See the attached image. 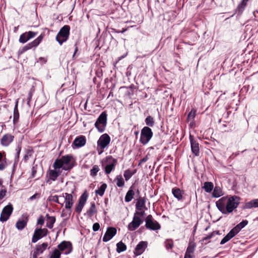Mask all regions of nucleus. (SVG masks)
<instances>
[{
  "mask_svg": "<svg viewBox=\"0 0 258 258\" xmlns=\"http://www.w3.org/2000/svg\"><path fill=\"white\" fill-rule=\"evenodd\" d=\"M14 137L11 134H6L1 139V144L3 146H8L14 140Z\"/></svg>",
  "mask_w": 258,
  "mask_h": 258,
  "instance_id": "obj_25",
  "label": "nucleus"
},
{
  "mask_svg": "<svg viewBox=\"0 0 258 258\" xmlns=\"http://www.w3.org/2000/svg\"><path fill=\"white\" fill-rule=\"evenodd\" d=\"M44 223V218L42 215L39 216L37 219V225H42Z\"/></svg>",
  "mask_w": 258,
  "mask_h": 258,
  "instance_id": "obj_53",
  "label": "nucleus"
},
{
  "mask_svg": "<svg viewBox=\"0 0 258 258\" xmlns=\"http://www.w3.org/2000/svg\"><path fill=\"white\" fill-rule=\"evenodd\" d=\"M126 88H128L131 90H133V91H134V89H136L137 88L136 87L134 84H132L129 87H126Z\"/></svg>",
  "mask_w": 258,
  "mask_h": 258,
  "instance_id": "obj_60",
  "label": "nucleus"
},
{
  "mask_svg": "<svg viewBox=\"0 0 258 258\" xmlns=\"http://www.w3.org/2000/svg\"><path fill=\"white\" fill-rule=\"evenodd\" d=\"M70 26L66 25L60 28L56 36V40L60 45H62L66 42L70 36Z\"/></svg>",
  "mask_w": 258,
  "mask_h": 258,
  "instance_id": "obj_2",
  "label": "nucleus"
},
{
  "mask_svg": "<svg viewBox=\"0 0 258 258\" xmlns=\"http://www.w3.org/2000/svg\"><path fill=\"white\" fill-rule=\"evenodd\" d=\"M19 118V112L18 110V101H17L15 104L13 113V123L16 124L18 123Z\"/></svg>",
  "mask_w": 258,
  "mask_h": 258,
  "instance_id": "obj_27",
  "label": "nucleus"
},
{
  "mask_svg": "<svg viewBox=\"0 0 258 258\" xmlns=\"http://www.w3.org/2000/svg\"><path fill=\"white\" fill-rule=\"evenodd\" d=\"M21 144H19L16 149V154L15 155V162L17 163L19 161L20 154L21 151Z\"/></svg>",
  "mask_w": 258,
  "mask_h": 258,
  "instance_id": "obj_46",
  "label": "nucleus"
},
{
  "mask_svg": "<svg viewBox=\"0 0 258 258\" xmlns=\"http://www.w3.org/2000/svg\"><path fill=\"white\" fill-rule=\"evenodd\" d=\"M212 233L214 234V236L215 235H220V231H219V230L214 231L212 232Z\"/></svg>",
  "mask_w": 258,
  "mask_h": 258,
  "instance_id": "obj_63",
  "label": "nucleus"
},
{
  "mask_svg": "<svg viewBox=\"0 0 258 258\" xmlns=\"http://www.w3.org/2000/svg\"><path fill=\"white\" fill-rule=\"evenodd\" d=\"M44 35L41 34L37 38L34 40L33 41L27 44L22 48L19 50V53L22 54L25 51L32 49L33 48H36L40 43L43 38Z\"/></svg>",
  "mask_w": 258,
  "mask_h": 258,
  "instance_id": "obj_8",
  "label": "nucleus"
},
{
  "mask_svg": "<svg viewBox=\"0 0 258 258\" xmlns=\"http://www.w3.org/2000/svg\"><path fill=\"white\" fill-rule=\"evenodd\" d=\"M48 244L47 242H44L41 244L36 245L35 249L33 251L32 258H38V256L42 254L45 250L48 247Z\"/></svg>",
  "mask_w": 258,
  "mask_h": 258,
  "instance_id": "obj_19",
  "label": "nucleus"
},
{
  "mask_svg": "<svg viewBox=\"0 0 258 258\" xmlns=\"http://www.w3.org/2000/svg\"><path fill=\"white\" fill-rule=\"evenodd\" d=\"M97 212V210L96 208V205L94 202L91 203V206L90 208L87 210L86 212V214L87 216L91 218Z\"/></svg>",
  "mask_w": 258,
  "mask_h": 258,
  "instance_id": "obj_31",
  "label": "nucleus"
},
{
  "mask_svg": "<svg viewBox=\"0 0 258 258\" xmlns=\"http://www.w3.org/2000/svg\"><path fill=\"white\" fill-rule=\"evenodd\" d=\"M49 258H60L61 252L56 248L49 252Z\"/></svg>",
  "mask_w": 258,
  "mask_h": 258,
  "instance_id": "obj_43",
  "label": "nucleus"
},
{
  "mask_svg": "<svg viewBox=\"0 0 258 258\" xmlns=\"http://www.w3.org/2000/svg\"><path fill=\"white\" fill-rule=\"evenodd\" d=\"M164 245L167 250L172 249L173 247V241L172 239H166L164 242Z\"/></svg>",
  "mask_w": 258,
  "mask_h": 258,
  "instance_id": "obj_48",
  "label": "nucleus"
},
{
  "mask_svg": "<svg viewBox=\"0 0 258 258\" xmlns=\"http://www.w3.org/2000/svg\"><path fill=\"white\" fill-rule=\"evenodd\" d=\"M60 173L61 172L59 170H52L49 169L46 172V177L47 180H46V182L51 184L52 181H54L57 179Z\"/></svg>",
  "mask_w": 258,
  "mask_h": 258,
  "instance_id": "obj_15",
  "label": "nucleus"
},
{
  "mask_svg": "<svg viewBox=\"0 0 258 258\" xmlns=\"http://www.w3.org/2000/svg\"><path fill=\"white\" fill-rule=\"evenodd\" d=\"M193 255H185L184 254V258H193Z\"/></svg>",
  "mask_w": 258,
  "mask_h": 258,
  "instance_id": "obj_64",
  "label": "nucleus"
},
{
  "mask_svg": "<svg viewBox=\"0 0 258 258\" xmlns=\"http://www.w3.org/2000/svg\"><path fill=\"white\" fill-rule=\"evenodd\" d=\"M38 34L37 32L28 31L22 34L19 39L20 43L24 44L27 42L31 38L35 37Z\"/></svg>",
  "mask_w": 258,
  "mask_h": 258,
  "instance_id": "obj_18",
  "label": "nucleus"
},
{
  "mask_svg": "<svg viewBox=\"0 0 258 258\" xmlns=\"http://www.w3.org/2000/svg\"><path fill=\"white\" fill-rule=\"evenodd\" d=\"M223 195V192L221 188L219 186H216L212 193V196L214 198H219Z\"/></svg>",
  "mask_w": 258,
  "mask_h": 258,
  "instance_id": "obj_41",
  "label": "nucleus"
},
{
  "mask_svg": "<svg viewBox=\"0 0 258 258\" xmlns=\"http://www.w3.org/2000/svg\"><path fill=\"white\" fill-rule=\"evenodd\" d=\"M63 164L61 158L56 159L53 164V167L56 170H59L60 168H62Z\"/></svg>",
  "mask_w": 258,
  "mask_h": 258,
  "instance_id": "obj_44",
  "label": "nucleus"
},
{
  "mask_svg": "<svg viewBox=\"0 0 258 258\" xmlns=\"http://www.w3.org/2000/svg\"><path fill=\"white\" fill-rule=\"evenodd\" d=\"M110 138L107 134H104L101 135L97 141V150L99 154H101L103 150L106 148L109 144Z\"/></svg>",
  "mask_w": 258,
  "mask_h": 258,
  "instance_id": "obj_6",
  "label": "nucleus"
},
{
  "mask_svg": "<svg viewBox=\"0 0 258 258\" xmlns=\"http://www.w3.org/2000/svg\"><path fill=\"white\" fill-rule=\"evenodd\" d=\"M248 224V221L246 220H242L239 224L236 225L221 240L220 244L223 245L230 240L231 238L234 237L240 231L246 226Z\"/></svg>",
  "mask_w": 258,
  "mask_h": 258,
  "instance_id": "obj_1",
  "label": "nucleus"
},
{
  "mask_svg": "<svg viewBox=\"0 0 258 258\" xmlns=\"http://www.w3.org/2000/svg\"><path fill=\"white\" fill-rule=\"evenodd\" d=\"M100 225L98 223H95L93 225L92 229L94 232L97 231L100 229Z\"/></svg>",
  "mask_w": 258,
  "mask_h": 258,
  "instance_id": "obj_56",
  "label": "nucleus"
},
{
  "mask_svg": "<svg viewBox=\"0 0 258 258\" xmlns=\"http://www.w3.org/2000/svg\"><path fill=\"white\" fill-rule=\"evenodd\" d=\"M88 197V194L87 191H85L79 199L78 203L76 205L75 208V211L78 214H80L84 208L87 199Z\"/></svg>",
  "mask_w": 258,
  "mask_h": 258,
  "instance_id": "obj_13",
  "label": "nucleus"
},
{
  "mask_svg": "<svg viewBox=\"0 0 258 258\" xmlns=\"http://www.w3.org/2000/svg\"><path fill=\"white\" fill-rule=\"evenodd\" d=\"M136 169H135L133 171L129 169L125 170L123 173V176L125 178V180L126 181H128L132 177V176L136 173Z\"/></svg>",
  "mask_w": 258,
  "mask_h": 258,
  "instance_id": "obj_34",
  "label": "nucleus"
},
{
  "mask_svg": "<svg viewBox=\"0 0 258 258\" xmlns=\"http://www.w3.org/2000/svg\"><path fill=\"white\" fill-rule=\"evenodd\" d=\"M135 195V192L133 190V185H132L130 188L129 190L126 192L124 200L125 202L126 203H128L131 202L132 199L134 198V196Z\"/></svg>",
  "mask_w": 258,
  "mask_h": 258,
  "instance_id": "obj_28",
  "label": "nucleus"
},
{
  "mask_svg": "<svg viewBox=\"0 0 258 258\" xmlns=\"http://www.w3.org/2000/svg\"><path fill=\"white\" fill-rule=\"evenodd\" d=\"M145 226L147 229L156 231L159 230L161 228L160 224L157 221L153 219L151 215H149L147 216L145 219Z\"/></svg>",
  "mask_w": 258,
  "mask_h": 258,
  "instance_id": "obj_9",
  "label": "nucleus"
},
{
  "mask_svg": "<svg viewBox=\"0 0 258 258\" xmlns=\"http://www.w3.org/2000/svg\"><path fill=\"white\" fill-rule=\"evenodd\" d=\"M116 233V229L114 227H108L103 237V241L106 242L109 241Z\"/></svg>",
  "mask_w": 258,
  "mask_h": 258,
  "instance_id": "obj_23",
  "label": "nucleus"
},
{
  "mask_svg": "<svg viewBox=\"0 0 258 258\" xmlns=\"http://www.w3.org/2000/svg\"><path fill=\"white\" fill-rule=\"evenodd\" d=\"M196 110L194 108H192L191 111L188 113L187 117V121H190V124L194 122L195 118L196 115Z\"/></svg>",
  "mask_w": 258,
  "mask_h": 258,
  "instance_id": "obj_35",
  "label": "nucleus"
},
{
  "mask_svg": "<svg viewBox=\"0 0 258 258\" xmlns=\"http://www.w3.org/2000/svg\"><path fill=\"white\" fill-rule=\"evenodd\" d=\"M146 124L148 127H153L155 124V120L152 116H148L145 119Z\"/></svg>",
  "mask_w": 258,
  "mask_h": 258,
  "instance_id": "obj_42",
  "label": "nucleus"
},
{
  "mask_svg": "<svg viewBox=\"0 0 258 258\" xmlns=\"http://www.w3.org/2000/svg\"><path fill=\"white\" fill-rule=\"evenodd\" d=\"M106 188L107 184L105 183H103L100 185L98 189L95 190V193L100 196H103Z\"/></svg>",
  "mask_w": 258,
  "mask_h": 258,
  "instance_id": "obj_40",
  "label": "nucleus"
},
{
  "mask_svg": "<svg viewBox=\"0 0 258 258\" xmlns=\"http://www.w3.org/2000/svg\"><path fill=\"white\" fill-rule=\"evenodd\" d=\"M258 208V199L251 200L249 202H246L244 206V209H252Z\"/></svg>",
  "mask_w": 258,
  "mask_h": 258,
  "instance_id": "obj_26",
  "label": "nucleus"
},
{
  "mask_svg": "<svg viewBox=\"0 0 258 258\" xmlns=\"http://www.w3.org/2000/svg\"><path fill=\"white\" fill-rule=\"evenodd\" d=\"M27 223V221L19 220L16 224V227L18 230H22L26 226Z\"/></svg>",
  "mask_w": 258,
  "mask_h": 258,
  "instance_id": "obj_37",
  "label": "nucleus"
},
{
  "mask_svg": "<svg viewBox=\"0 0 258 258\" xmlns=\"http://www.w3.org/2000/svg\"><path fill=\"white\" fill-rule=\"evenodd\" d=\"M143 222V221L139 216L134 215L132 221L127 225V229L130 231H134L137 229Z\"/></svg>",
  "mask_w": 258,
  "mask_h": 258,
  "instance_id": "obj_16",
  "label": "nucleus"
},
{
  "mask_svg": "<svg viewBox=\"0 0 258 258\" xmlns=\"http://www.w3.org/2000/svg\"><path fill=\"white\" fill-rule=\"evenodd\" d=\"M189 141L190 143V147L192 153L196 156H199L200 155V149L199 144L194 139V136L189 135Z\"/></svg>",
  "mask_w": 258,
  "mask_h": 258,
  "instance_id": "obj_20",
  "label": "nucleus"
},
{
  "mask_svg": "<svg viewBox=\"0 0 258 258\" xmlns=\"http://www.w3.org/2000/svg\"><path fill=\"white\" fill-rule=\"evenodd\" d=\"M153 135L152 130L148 126H144L141 131L140 142L146 145L151 139Z\"/></svg>",
  "mask_w": 258,
  "mask_h": 258,
  "instance_id": "obj_5",
  "label": "nucleus"
},
{
  "mask_svg": "<svg viewBox=\"0 0 258 258\" xmlns=\"http://www.w3.org/2000/svg\"><path fill=\"white\" fill-rule=\"evenodd\" d=\"M116 181V186L119 187H123L124 186V181L121 175H118L114 179Z\"/></svg>",
  "mask_w": 258,
  "mask_h": 258,
  "instance_id": "obj_38",
  "label": "nucleus"
},
{
  "mask_svg": "<svg viewBox=\"0 0 258 258\" xmlns=\"http://www.w3.org/2000/svg\"><path fill=\"white\" fill-rule=\"evenodd\" d=\"M7 193L6 188L2 189L0 190V200H2L5 196Z\"/></svg>",
  "mask_w": 258,
  "mask_h": 258,
  "instance_id": "obj_55",
  "label": "nucleus"
},
{
  "mask_svg": "<svg viewBox=\"0 0 258 258\" xmlns=\"http://www.w3.org/2000/svg\"><path fill=\"white\" fill-rule=\"evenodd\" d=\"M146 201L144 198H141L137 202L136 204V209L137 211H141L143 208H146Z\"/></svg>",
  "mask_w": 258,
  "mask_h": 258,
  "instance_id": "obj_30",
  "label": "nucleus"
},
{
  "mask_svg": "<svg viewBox=\"0 0 258 258\" xmlns=\"http://www.w3.org/2000/svg\"><path fill=\"white\" fill-rule=\"evenodd\" d=\"M196 247V244L194 241H189L185 254L192 255V254L194 252Z\"/></svg>",
  "mask_w": 258,
  "mask_h": 258,
  "instance_id": "obj_29",
  "label": "nucleus"
},
{
  "mask_svg": "<svg viewBox=\"0 0 258 258\" xmlns=\"http://www.w3.org/2000/svg\"><path fill=\"white\" fill-rule=\"evenodd\" d=\"M172 194L173 196L178 201H180L182 199V195L180 188L178 187H174L172 189Z\"/></svg>",
  "mask_w": 258,
  "mask_h": 258,
  "instance_id": "obj_33",
  "label": "nucleus"
},
{
  "mask_svg": "<svg viewBox=\"0 0 258 258\" xmlns=\"http://www.w3.org/2000/svg\"><path fill=\"white\" fill-rule=\"evenodd\" d=\"M227 201V197H223L216 202V205L218 209L223 214H226V206L225 203Z\"/></svg>",
  "mask_w": 258,
  "mask_h": 258,
  "instance_id": "obj_22",
  "label": "nucleus"
},
{
  "mask_svg": "<svg viewBox=\"0 0 258 258\" xmlns=\"http://www.w3.org/2000/svg\"><path fill=\"white\" fill-rule=\"evenodd\" d=\"M126 249V245L121 241L116 244V251L118 253L122 252Z\"/></svg>",
  "mask_w": 258,
  "mask_h": 258,
  "instance_id": "obj_39",
  "label": "nucleus"
},
{
  "mask_svg": "<svg viewBox=\"0 0 258 258\" xmlns=\"http://www.w3.org/2000/svg\"><path fill=\"white\" fill-rule=\"evenodd\" d=\"M62 197L64 198L65 208L69 210L70 212L68 215H67V214L63 213L64 210H63L61 216V217H67V218H69L71 214V208L74 203L73 197L72 194L68 193L62 194Z\"/></svg>",
  "mask_w": 258,
  "mask_h": 258,
  "instance_id": "obj_7",
  "label": "nucleus"
},
{
  "mask_svg": "<svg viewBox=\"0 0 258 258\" xmlns=\"http://www.w3.org/2000/svg\"><path fill=\"white\" fill-rule=\"evenodd\" d=\"M148 157L147 156L144 157L141 160L140 163H145L148 160Z\"/></svg>",
  "mask_w": 258,
  "mask_h": 258,
  "instance_id": "obj_61",
  "label": "nucleus"
},
{
  "mask_svg": "<svg viewBox=\"0 0 258 258\" xmlns=\"http://www.w3.org/2000/svg\"><path fill=\"white\" fill-rule=\"evenodd\" d=\"M13 211V207L12 204H9L5 206L2 210L1 216L0 221L4 222L7 221L10 218Z\"/></svg>",
  "mask_w": 258,
  "mask_h": 258,
  "instance_id": "obj_10",
  "label": "nucleus"
},
{
  "mask_svg": "<svg viewBox=\"0 0 258 258\" xmlns=\"http://www.w3.org/2000/svg\"><path fill=\"white\" fill-rule=\"evenodd\" d=\"M47 61V57H40L37 60V63H40L41 65L46 63Z\"/></svg>",
  "mask_w": 258,
  "mask_h": 258,
  "instance_id": "obj_51",
  "label": "nucleus"
},
{
  "mask_svg": "<svg viewBox=\"0 0 258 258\" xmlns=\"http://www.w3.org/2000/svg\"><path fill=\"white\" fill-rule=\"evenodd\" d=\"M37 165L32 166V167L31 168L32 173H31V177L32 178H34L36 174L37 173Z\"/></svg>",
  "mask_w": 258,
  "mask_h": 258,
  "instance_id": "obj_52",
  "label": "nucleus"
},
{
  "mask_svg": "<svg viewBox=\"0 0 258 258\" xmlns=\"http://www.w3.org/2000/svg\"><path fill=\"white\" fill-rule=\"evenodd\" d=\"M147 246V243L145 241H140L135 248L134 253L135 255H139L142 254L146 247Z\"/></svg>",
  "mask_w": 258,
  "mask_h": 258,
  "instance_id": "obj_24",
  "label": "nucleus"
},
{
  "mask_svg": "<svg viewBox=\"0 0 258 258\" xmlns=\"http://www.w3.org/2000/svg\"><path fill=\"white\" fill-rule=\"evenodd\" d=\"M60 158L64 165L63 167L64 170H70L74 167V164L71 162L73 159V156L72 155L68 154L62 156Z\"/></svg>",
  "mask_w": 258,
  "mask_h": 258,
  "instance_id": "obj_17",
  "label": "nucleus"
},
{
  "mask_svg": "<svg viewBox=\"0 0 258 258\" xmlns=\"http://www.w3.org/2000/svg\"><path fill=\"white\" fill-rule=\"evenodd\" d=\"M48 233V230L46 228H36L34 232L32 238V242L36 243L42 237L46 236Z\"/></svg>",
  "mask_w": 258,
  "mask_h": 258,
  "instance_id": "obj_12",
  "label": "nucleus"
},
{
  "mask_svg": "<svg viewBox=\"0 0 258 258\" xmlns=\"http://www.w3.org/2000/svg\"><path fill=\"white\" fill-rule=\"evenodd\" d=\"M46 217L47 218L46 226L49 229L52 228L55 222V217L50 216L48 214L46 215Z\"/></svg>",
  "mask_w": 258,
  "mask_h": 258,
  "instance_id": "obj_32",
  "label": "nucleus"
},
{
  "mask_svg": "<svg viewBox=\"0 0 258 258\" xmlns=\"http://www.w3.org/2000/svg\"><path fill=\"white\" fill-rule=\"evenodd\" d=\"M106 160L107 163L104 168V171L106 174H109L114 170L117 161L116 159L113 158L111 156L107 157Z\"/></svg>",
  "mask_w": 258,
  "mask_h": 258,
  "instance_id": "obj_14",
  "label": "nucleus"
},
{
  "mask_svg": "<svg viewBox=\"0 0 258 258\" xmlns=\"http://www.w3.org/2000/svg\"><path fill=\"white\" fill-rule=\"evenodd\" d=\"M57 249L66 255L71 253L73 251V245L70 241H62L57 245Z\"/></svg>",
  "mask_w": 258,
  "mask_h": 258,
  "instance_id": "obj_11",
  "label": "nucleus"
},
{
  "mask_svg": "<svg viewBox=\"0 0 258 258\" xmlns=\"http://www.w3.org/2000/svg\"><path fill=\"white\" fill-rule=\"evenodd\" d=\"M6 167L5 165L3 163H0V170H3Z\"/></svg>",
  "mask_w": 258,
  "mask_h": 258,
  "instance_id": "obj_62",
  "label": "nucleus"
},
{
  "mask_svg": "<svg viewBox=\"0 0 258 258\" xmlns=\"http://www.w3.org/2000/svg\"><path fill=\"white\" fill-rule=\"evenodd\" d=\"M99 171V166L95 165L93 166L90 170V175L92 177H95L97 175V172Z\"/></svg>",
  "mask_w": 258,
  "mask_h": 258,
  "instance_id": "obj_49",
  "label": "nucleus"
},
{
  "mask_svg": "<svg viewBox=\"0 0 258 258\" xmlns=\"http://www.w3.org/2000/svg\"><path fill=\"white\" fill-rule=\"evenodd\" d=\"M34 91V90L33 89H31L28 93V97H27V99L28 105H29V104H30V102L32 99V97L33 96Z\"/></svg>",
  "mask_w": 258,
  "mask_h": 258,
  "instance_id": "obj_50",
  "label": "nucleus"
},
{
  "mask_svg": "<svg viewBox=\"0 0 258 258\" xmlns=\"http://www.w3.org/2000/svg\"><path fill=\"white\" fill-rule=\"evenodd\" d=\"M134 94L133 90H130L126 92V95L130 97L133 96Z\"/></svg>",
  "mask_w": 258,
  "mask_h": 258,
  "instance_id": "obj_58",
  "label": "nucleus"
},
{
  "mask_svg": "<svg viewBox=\"0 0 258 258\" xmlns=\"http://www.w3.org/2000/svg\"><path fill=\"white\" fill-rule=\"evenodd\" d=\"M86 143V139L84 136L80 135L77 137L74 140L72 146L73 149L83 147Z\"/></svg>",
  "mask_w": 258,
  "mask_h": 258,
  "instance_id": "obj_21",
  "label": "nucleus"
},
{
  "mask_svg": "<svg viewBox=\"0 0 258 258\" xmlns=\"http://www.w3.org/2000/svg\"><path fill=\"white\" fill-rule=\"evenodd\" d=\"M134 215H137V216H140L141 217H143L145 215V213L144 211H136L135 213H134Z\"/></svg>",
  "mask_w": 258,
  "mask_h": 258,
  "instance_id": "obj_57",
  "label": "nucleus"
},
{
  "mask_svg": "<svg viewBox=\"0 0 258 258\" xmlns=\"http://www.w3.org/2000/svg\"><path fill=\"white\" fill-rule=\"evenodd\" d=\"M249 0H242L237 7V10L239 14H241L244 10Z\"/></svg>",
  "mask_w": 258,
  "mask_h": 258,
  "instance_id": "obj_36",
  "label": "nucleus"
},
{
  "mask_svg": "<svg viewBox=\"0 0 258 258\" xmlns=\"http://www.w3.org/2000/svg\"><path fill=\"white\" fill-rule=\"evenodd\" d=\"M75 51H74V53L73 54V57L74 58L77 52V51L78 50V47H77V43L76 42L75 44Z\"/></svg>",
  "mask_w": 258,
  "mask_h": 258,
  "instance_id": "obj_59",
  "label": "nucleus"
},
{
  "mask_svg": "<svg viewBox=\"0 0 258 258\" xmlns=\"http://www.w3.org/2000/svg\"><path fill=\"white\" fill-rule=\"evenodd\" d=\"M107 114L106 111L102 112L97 119L95 126L99 133L105 131L107 125Z\"/></svg>",
  "mask_w": 258,
  "mask_h": 258,
  "instance_id": "obj_3",
  "label": "nucleus"
},
{
  "mask_svg": "<svg viewBox=\"0 0 258 258\" xmlns=\"http://www.w3.org/2000/svg\"><path fill=\"white\" fill-rule=\"evenodd\" d=\"M59 196L57 195L49 196L48 198V201L49 202H53L59 204L61 207L63 206V203H60L58 201Z\"/></svg>",
  "mask_w": 258,
  "mask_h": 258,
  "instance_id": "obj_47",
  "label": "nucleus"
},
{
  "mask_svg": "<svg viewBox=\"0 0 258 258\" xmlns=\"http://www.w3.org/2000/svg\"><path fill=\"white\" fill-rule=\"evenodd\" d=\"M214 185L211 182H205L203 188L207 192H211L213 190Z\"/></svg>",
  "mask_w": 258,
  "mask_h": 258,
  "instance_id": "obj_45",
  "label": "nucleus"
},
{
  "mask_svg": "<svg viewBox=\"0 0 258 258\" xmlns=\"http://www.w3.org/2000/svg\"><path fill=\"white\" fill-rule=\"evenodd\" d=\"M240 198L237 196H230L226 201V211L230 213L237 208L240 203Z\"/></svg>",
  "mask_w": 258,
  "mask_h": 258,
  "instance_id": "obj_4",
  "label": "nucleus"
},
{
  "mask_svg": "<svg viewBox=\"0 0 258 258\" xmlns=\"http://www.w3.org/2000/svg\"><path fill=\"white\" fill-rule=\"evenodd\" d=\"M213 237H214V234H212V233H210L209 234L207 235L206 236L202 238V241L203 242L208 241V240L212 238Z\"/></svg>",
  "mask_w": 258,
  "mask_h": 258,
  "instance_id": "obj_54",
  "label": "nucleus"
}]
</instances>
